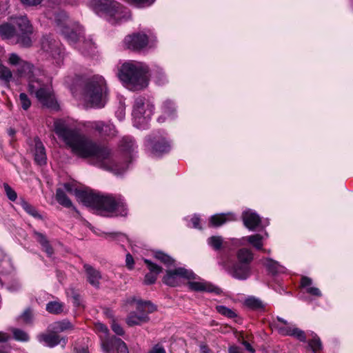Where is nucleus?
<instances>
[{
  "label": "nucleus",
  "instance_id": "1",
  "mask_svg": "<svg viewBox=\"0 0 353 353\" xmlns=\"http://www.w3.org/2000/svg\"><path fill=\"white\" fill-rule=\"evenodd\" d=\"M54 131L71 148L74 154L88 159L90 163L114 174H120L127 169V164L119 163L110 148L97 144L80 134L67 121H54Z\"/></svg>",
  "mask_w": 353,
  "mask_h": 353
},
{
  "label": "nucleus",
  "instance_id": "2",
  "mask_svg": "<svg viewBox=\"0 0 353 353\" xmlns=\"http://www.w3.org/2000/svg\"><path fill=\"white\" fill-rule=\"evenodd\" d=\"M64 188L68 192L74 194L80 202L95 209L102 216H125L127 214L126 205L123 199L119 195H102L81 190L74 188L70 183H65Z\"/></svg>",
  "mask_w": 353,
  "mask_h": 353
},
{
  "label": "nucleus",
  "instance_id": "3",
  "mask_svg": "<svg viewBox=\"0 0 353 353\" xmlns=\"http://www.w3.org/2000/svg\"><path fill=\"white\" fill-rule=\"evenodd\" d=\"M148 68L141 62L128 61L122 64L118 77L131 90H141L148 85Z\"/></svg>",
  "mask_w": 353,
  "mask_h": 353
},
{
  "label": "nucleus",
  "instance_id": "4",
  "mask_svg": "<svg viewBox=\"0 0 353 353\" xmlns=\"http://www.w3.org/2000/svg\"><path fill=\"white\" fill-rule=\"evenodd\" d=\"M108 91L105 79L101 76H94L89 79L83 90L84 100L93 107H103Z\"/></svg>",
  "mask_w": 353,
  "mask_h": 353
},
{
  "label": "nucleus",
  "instance_id": "5",
  "mask_svg": "<svg viewBox=\"0 0 353 353\" xmlns=\"http://www.w3.org/2000/svg\"><path fill=\"white\" fill-rule=\"evenodd\" d=\"M90 5L97 14L109 16L112 23L130 17L128 10L114 0H90Z\"/></svg>",
  "mask_w": 353,
  "mask_h": 353
},
{
  "label": "nucleus",
  "instance_id": "6",
  "mask_svg": "<svg viewBox=\"0 0 353 353\" xmlns=\"http://www.w3.org/2000/svg\"><path fill=\"white\" fill-rule=\"evenodd\" d=\"M7 62L11 66L17 68V75L19 77L26 79L28 81V85L32 81H37L40 77H44V73L41 69L34 68L29 62L23 60L16 53L9 54Z\"/></svg>",
  "mask_w": 353,
  "mask_h": 353
},
{
  "label": "nucleus",
  "instance_id": "7",
  "mask_svg": "<svg viewBox=\"0 0 353 353\" xmlns=\"http://www.w3.org/2000/svg\"><path fill=\"white\" fill-rule=\"evenodd\" d=\"M46 75L40 77L37 81H32L28 85V91L34 94L38 101L44 106L50 108L57 109V102L54 98L52 87L45 83Z\"/></svg>",
  "mask_w": 353,
  "mask_h": 353
},
{
  "label": "nucleus",
  "instance_id": "8",
  "mask_svg": "<svg viewBox=\"0 0 353 353\" xmlns=\"http://www.w3.org/2000/svg\"><path fill=\"white\" fill-rule=\"evenodd\" d=\"M153 105L143 97H137L133 105L132 116L137 128H144L153 114Z\"/></svg>",
  "mask_w": 353,
  "mask_h": 353
},
{
  "label": "nucleus",
  "instance_id": "9",
  "mask_svg": "<svg viewBox=\"0 0 353 353\" xmlns=\"http://www.w3.org/2000/svg\"><path fill=\"white\" fill-rule=\"evenodd\" d=\"M137 313L130 312L126 318L129 326L140 325L148 321V314L155 310V307L149 301H139L137 306Z\"/></svg>",
  "mask_w": 353,
  "mask_h": 353
},
{
  "label": "nucleus",
  "instance_id": "10",
  "mask_svg": "<svg viewBox=\"0 0 353 353\" xmlns=\"http://www.w3.org/2000/svg\"><path fill=\"white\" fill-rule=\"evenodd\" d=\"M17 29V42L22 46L28 47L31 45L30 35L32 28L27 17H17L12 19Z\"/></svg>",
  "mask_w": 353,
  "mask_h": 353
},
{
  "label": "nucleus",
  "instance_id": "11",
  "mask_svg": "<svg viewBox=\"0 0 353 353\" xmlns=\"http://www.w3.org/2000/svg\"><path fill=\"white\" fill-rule=\"evenodd\" d=\"M182 279L187 280L196 279V275L190 270L178 268L174 270H168L163 279V282L171 287H175L181 283Z\"/></svg>",
  "mask_w": 353,
  "mask_h": 353
},
{
  "label": "nucleus",
  "instance_id": "12",
  "mask_svg": "<svg viewBox=\"0 0 353 353\" xmlns=\"http://www.w3.org/2000/svg\"><path fill=\"white\" fill-rule=\"evenodd\" d=\"M101 346L104 353H129L126 343L115 336L101 337Z\"/></svg>",
  "mask_w": 353,
  "mask_h": 353
},
{
  "label": "nucleus",
  "instance_id": "13",
  "mask_svg": "<svg viewBox=\"0 0 353 353\" xmlns=\"http://www.w3.org/2000/svg\"><path fill=\"white\" fill-rule=\"evenodd\" d=\"M124 46L132 50H140L148 44V37L143 33H134L125 37Z\"/></svg>",
  "mask_w": 353,
  "mask_h": 353
},
{
  "label": "nucleus",
  "instance_id": "14",
  "mask_svg": "<svg viewBox=\"0 0 353 353\" xmlns=\"http://www.w3.org/2000/svg\"><path fill=\"white\" fill-rule=\"evenodd\" d=\"M188 288L196 292H215L219 294L221 290L210 283L205 281H195L194 280H188Z\"/></svg>",
  "mask_w": 353,
  "mask_h": 353
},
{
  "label": "nucleus",
  "instance_id": "15",
  "mask_svg": "<svg viewBox=\"0 0 353 353\" xmlns=\"http://www.w3.org/2000/svg\"><path fill=\"white\" fill-rule=\"evenodd\" d=\"M228 271L233 277L241 280L246 279L250 274V265L239 262Z\"/></svg>",
  "mask_w": 353,
  "mask_h": 353
},
{
  "label": "nucleus",
  "instance_id": "16",
  "mask_svg": "<svg viewBox=\"0 0 353 353\" xmlns=\"http://www.w3.org/2000/svg\"><path fill=\"white\" fill-rule=\"evenodd\" d=\"M243 221L245 226L251 230H254L261 223L259 216L250 210L243 213Z\"/></svg>",
  "mask_w": 353,
  "mask_h": 353
},
{
  "label": "nucleus",
  "instance_id": "17",
  "mask_svg": "<svg viewBox=\"0 0 353 353\" xmlns=\"http://www.w3.org/2000/svg\"><path fill=\"white\" fill-rule=\"evenodd\" d=\"M144 262L150 271V273L145 275L144 283L146 285L153 284L157 281V274H159L162 271V268L157 264L153 263L148 259H145Z\"/></svg>",
  "mask_w": 353,
  "mask_h": 353
},
{
  "label": "nucleus",
  "instance_id": "18",
  "mask_svg": "<svg viewBox=\"0 0 353 353\" xmlns=\"http://www.w3.org/2000/svg\"><path fill=\"white\" fill-rule=\"evenodd\" d=\"M83 268L89 283L96 288H99L100 280L101 279L100 272L88 264H85Z\"/></svg>",
  "mask_w": 353,
  "mask_h": 353
},
{
  "label": "nucleus",
  "instance_id": "19",
  "mask_svg": "<svg viewBox=\"0 0 353 353\" xmlns=\"http://www.w3.org/2000/svg\"><path fill=\"white\" fill-rule=\"evenodd\" d=\"M279 332L282 335L291 336L303 342L306 341L305 332L294 326L280 327H279Z\"/></svg>",
  "mask_w": 353,
  "mask_h": 353
},
{
  "label": "nucleus",
  "instance_id": "20",
  "mask_svg": "<svg viewBox=\"0 0 353 353\" xmlns=\"http://www.w3.org/2000/svg\"><path fill=\"white\" fill-rule=\"evenodd\" d=\"M92 127L104 136L113 137L117 132L112 123H105L103 121H94L92 123Z\"/></svg>",
  "mask_w": 353,
  "mask_h": 353
},
{
  "label": "nucleus",
  "instance_id": "21",
  "mask_svg": "<svg viewBox=\"0 0 353 353\" xmlns=\"http://www.w3.org/2000/svg\"><path fill=\"white\" fill-rule=\"evenodd\" d=\"M234 220L232 214H217L212 216L210 219V226L219 227L227 221Z\"/></svg>",
  "mask_w": 353,
  "mask_h": 353
},
{
  "label": "nucleus",
  "instance_id": "22",
  "mask_svg": "<svg viewBox=\"0 0 353 353\" xmlns=\"http://www.w3.org/2000/svg\"><path fill=\"white\" fill-rule=\"evenodd\" d=\"M40 342H44L46 345L49 347H54L61 343V340L63 341V343H65V339L60 338V336L54 333L43 334L39 336Z\"/></svg>",
  "mask_w": 353,
  "mask_h": 353
},
{
  "label": "nucleus",
  "instance_id": "23",
  "mask_svg": "<svg viewBox=\"0 0 353 353\" xmlns=\"http://www.w3.org/2000/svg\"><path fill=\"white\" fill-rule=\"evenodd\" d=\"M152 152L156 155H160L168 152L170 150V143L164 139L161 138L158 141L151 143Z\"/></svg>",
  "mask_w": 353,
  "mask_h": 353
},
{
  "label": "nucleus",
  "instance_id": "24",
  "mask_svg": "<svg viewBox=\"0 0 353 353\" xmlns=\"http://www.w3.org/2000/svg\"><path fill=\"white\" fill-rule=\"evenodd\" d=\"M62 33L65 37L71 43H76L81 40L83 37V30L78 28L76 30L70 29L68 27H64L62 30Z\"/></svg>",
  "mask_w": 353,
  "mask_h": 353
},
{
  "label": "nucleus",
  "instance_id": "25",
  "mask_svg": "<svg viewBox=\"0 0 353 353\" xmlns=\"http://www.w3.org/2000/svg\"><path fill=\"white\" fill-rule=\"evenodd\" d=\"M34 160L39 164H45L46 162V154L43 143L39 140H35Z\"/></svg>",
  "mask_w": 353,
  "mask_h": 353
},
{
  "label": "nucleus",
  "instance_id": "26",
  "mask_svg": "<svg viewBox=\"0 0 353 353\" xmlns=\"http://www.w3.org/2000/svg\"><path fill=\"white\" fill-rule=\"evenodd\" d=\"M0 35L4 38H17V29L14 24L12 22L10 23H5L0 26Z\"/></svg>",
  "mask_w": 353,
  "mask_h": 353
},
{
  "label": "nucleus",
  "instance_id": "27",
  "mask_svg": "<svg viewBox=\"0 0 353 353\" xmlns=\"http://www.w3.org/2000/svg\"><path fill=\"white\" fill-rule=\"evenodd\" d=\"M236 256L239 263L248 264L249 265L253 259L252 252H251V250L247 248H241L239 250H238L236 253Z\"/></svg>",
  "mask_w": 353,
  "mask_h": 353
},
{
  "label": "nucleus",
  "instance_id": "28",
  "mask_svg": "<svg viewBox=\"0 0 353 353\" xmlns=\"http://www.w3.org/2000/svg\"><path fill=\"white\" fill-rule=\"evenodd\" d=\"M263 236L261 234H256L248 236H245L242 239V241H248L250 245L257 250L263 249Z\"/></svg>",
  "mask_w": 353,
  "mask_h": 353
},
{
  "label": "nucleus",
  "instance_id": "29",
  "mask_svg": "<svg viewBox=\"0 0 353 353\" xmlns=\"http://www.w3.org/2000/svg\"><path fill=\"white\" fill-rule=\"evenodd\" d=\"M42 48L50 53L52 54V56L56 54H60V50L58 48V43L55 41H50L48 39H43L41 43Z\"/></svg>",
  "mask_w": 353,
  "mask_h": 353
},
{
  "label": "nucleus",
  "instance_id": "30",
  "mask_svg": "<svg viewBox=\"0 0 353 353\" xmlns=\"http://www.w3.org/2000/svg\"><path fill=\"white\" fill-rule=\"evenodd\" d=\"M56 199L60 205L65 208H70L72 205L71 201L61 189H57L56 192Z\"/></svg>",
  "mask_w": 353,
  "mask_h": 353
},
{
  "label": "nucleus",
  "instance_id": "31",
  "mask_svg": "<svg viewBox=\"0 0 353 353\" xmlns=\"http://www.w3.org/2000/svg\"><path fill=\"white\" fill-rule=\"evenodd\" d=\"M63 304L61 302L54 301H50L46 305V310L51 314H59L63 310Z\"/></svg>",
  "mask_w": 353,
  "mask_h": 353
},
{
  "label": "nucleus",
  "instance_id": "32",
  "mask_svg": "<svg viewBox=\"0 0 353 353\" xmlns=\"http://www.w3.org/2000/svg\"><path fill=\"white\" fill-rule=\"evenodd\" d=\"M154 256L167 266L172 265L174 262V260L171 256L161 251L154 252Z\"/></svg>",
  "mask_w": 353,
  "mask_h": 353
},
{
  "label": "nucleus",
  "instance_id": "33",
  "mask_svg": "<svg viewBox=\"0 0 353 353\" xmlns=\"http://www.w3.org/2000/svg\"><path fill=\"white\" fill-rule=\"evenodd\" d=\"M263 263L272 274L281 271L282 267L276 261L271 259H265Z\"/></svg>",
  "mask_w": 353,
  "mask_h": 353
},
{
  "label": "nucleus",
  "instance_id": "34",
  "mask_svg": "<svg viewBox=\"0 0 353 353\" xmlns=\"http://www.w3.org/2000/svg\"><path fill=\"white\" fill-rule=\"evenodd\" d=\"M12 79V72L7 66L0 63V79L9 83Z\"/></svg>",
  "mask_w": 353,
  "mask_h": 353
},
{
  "label": "nucleus",
  "instance_id": "35",
  "mask_svg": "<svg viewBox=\"0 0 353 353\" xmlns=\"http://www.w3.org/2000/svg\"><path fill=\"white\" fill-rule=\"evenodd\" d=\"M245 304L253 309V310H261L264 307L263 303L259 299L255 297H249L245 301Z\"/></svg>",
  "mask_w": 353,
  "mask_h": 353
},
{
  "label": "nucleus",
  "instance_id": "36",
  "mask_svg": "<svg viewBox=\"0 0 353 353\" xmlns=\"http://www.w3.org/2000/svg\"><path fill=\"white\" fill-rule=\"evenodd\" d=\"M12 332L13 334V337L16 341L21 342H27L29 341L30 338L28 333L18 328H12Z\"/></svg>",
  "mask_w": 353,
  "mask_h": 353
},
{
  "label": "nucleus",
  "instance_id": "37",
  "mask_svg": "<svg viewBox=\"0 0 353 353\" xmlns=\"http://www.w3.org/2000/svg\"><path fill=\"white\" fill-rule=\"evenodd\" d=\"M20 203L23 209L30 215L35 218H41V216L37 212V210L29 203H28L25 200H21Z\"/></svg>",
  "mask_w": 353,
  "mask_h": 353
},
{
  "label": "nucleus",
  "instance_id": "38",
  "mask_svg": "<svg viewBox=\"0 0 353 353\" xmlns=\"http://www.w3.org/2000/svg\"><path fill=\"white\" fill-rule=\"evenodd\" d=\"M223 239L220 236H212L208 239V243L214 250H220L222 247Z\"/></svg>",
  "mask_w": 353,
  "mask_h": 353
},
{
  "label": "nucleus",
  "instance_id": "39",
  "mask_svg": "<svg viewBox=\"0 0 353 353\" xmlns=\"http://www.w3.org/2000/svg\"><path fill=\"white\" fill-rule=\"evenodd\" d=\"M121 147L122 150L127 152L133 151L135 148L134 140L130 137H124L121 141Z\"/></svg>",
  "mask_w": 353,
  "mask_h": 353
},
{
  "label": "nucleus",
  "instance_id": "40",
  "mask_svg": "<svg viewBox=\"0 0 353 353\" xmlns=\"http://www.w3.org/2000/svg\"><path fill=\"white\" fill-rule=\"evenodd\" d=\"M216 310L219 313L229 318H234V316H236V314L234 311L223 305L217 306Z\"/></svg>",
  "mask_w": 353,
  "mask_h": 353
},
{
  "label": "nucleus",
  "instance_id": "41",
  "mask_svg": "<svg viewBox=\"0 0 353 353\" xmlns=\"http://www.w3.org/2000/svg\"><path fill=\"white\" fill-rule=\"evenodd\" d=\"M3 188L8 198L12 201H15L17 198L16 192L7 183L3 184Z\"/></svg>",
  "mask_w": 353,
  "mask_h": 353
},
{
  "label": "nucleus",
  "instance_id": "42",
  "mask_svg": "<svg viewBox=\"0 0 353 353\" xmlns=\"http://www.w3.org/2000/svg\"><path fill=\"white\" fill-rule=\"evenodd\" d=\"M83 52L89 54L94 49V43L92 40L84 41L82 46L80 47Z\"/></svg>",
  "mask_w": 353,
  "mask_h": 353
},
{
  "label": "nucleus",
  "instance_id": "43",
  "mask_svg": "<svg viewBox=\"0 0 353 353\" xmlns=\"http://www.w3.org/2000/svg\"><path fill=\"white\" fill-rule=\"evenodd\" d=\"M309 345L314 352L320 350L321 349L320 339L317 336H314L311 341H310Z\"/></svg>",
  "mask_w": 353,
  "mask_h": 353
},
{
  "label": "nucleus",
  "instance_id": "44",
  "mask_svg": "<svg viewBox=\"0 0 353 353\" xmlns=\"http://www.w3.org/2000/svg\"><path fill=\"white\" fill-rule=\"evenodd\" d=\"M19 101L23 109L28 110L30 108L31 102L26 94L21 93L19 95Z\"/></svg>",
  "mask_w": 353,
  "mask_h": 353
},
{
  "label": "nucleus",
  "instance_id": "45",
  "mask_svg": "<svg viewBox=\"0 0 353 353\" xmlns=\"http://www.w3.org/2000/svg\"><path fill=\"white\" fill-rule=\"evenodd\" d=\"M111 328L113 330V332L117 335L123 336L124 334L123 329L114 320H112V321Z\"/></svg>",
  "mask_w": 353,
  "mask_h": 353
},
{
  "label": "nucleus",
  "instance_id": "46",
  "mask_svg": "<svg viewBox=\"0 0 353 353\" xmlns=\"http://www.w3.org/2000/svg\"><path fill=\"white\" fill-rule=\"evenodd\" d=\"M21 319L23 321V322L26 323H29L32 322V312L30 309L26 310L23 313L21 316Z\"/></svg>",
  "mask_w": 353,
  "mask_h": 353
},
{
  "label": "nucleus",
  "instance_id": "47",
  "mask_svg": "<svg viewBox=\"0 0 353 353\" xmlns=\"http://www.w3.org/2000/svg\"><path fill=\"white\" fill-rule=\"evenodd\" d=\"M34 235H35L36 239L37 240V241H39L40 243V244L42 245V247L46 245L49 243L48 241V240L46 239V236L43 234H42L41 233L35 232Z\"/></svg>",
  "mask_w": 353,
  "mask_h": 353
},
{
  "label": "nucleus",
  "instance_id": "48",
  "mask_svg": "<svg viewBox=\"0 0 353 353\" xmlns=\"http://www.w3.org/2000/svg\"><path fill=\"white\" fill-rule=\"evenodd\" d=\"M163 109L165 113L168 114H171L174 111L173 103L171 101H166L163 104Z\"/></svg>",
  "mask_w": 353,
  "mask_h": 353
},
{
  "label": "nucleus",
  "instance_id": "49",
  "mask_svg": "<svg viewBox=\"0 0 353 353\" xmlns=\"http://www.w3.org/2000/svg\"><path fill=\"white\" fill-rule=\"evenodd\" d=\"M70 327H71L70 323L66 321L58 322L56 326V328L57 330H59L60 331L65 330L67 329H69Z\"/></svg>",
  "mask_w": 353,
  "mask_h": 353
},
{
  "label": "nucleus",
  "instance_id": "50",
  "mask_svg": "<svg viewBox=\"0 0 353 353\" xmlns=\"http://www.w3.org/2000/svg\"><path fill=\"white\" fill-rule=\"evenodd\" d=\"M96 328L97 330L104 333L105 334V336H108V332H109V330H108V328L106 325H105L103 323H96Z\"/></svg>",
  "mask_w": 353,
  "mask_h": 353
},
{
  "label": "nucleus",
  "instance_id": "51",
  "mask_svg": "<svg viewBox=\"0 0 353 353\" xmlns=\"http://www.w3.org/2000/svg\"><path fill=\"white\" fill-rule=\"evenodd\" d=\"M307 292L316 296H321V292L320 290L315 287H309L306 290Z\"/></svg>",
  "mask_w": 353,
  "mask_h": 353
},
{
  "label": "nucleus",
  "instance_id": "52",
  "mask_svg": "<svg viewBox=\"0 0 353 353\" xmlns=\"http://www.w3.org/2000/svg\"><path fill=\"white\" fill-rule=\"evenodd\" d=\"M148 353H166V352L163 346L156 345Z\"/></svg>",
  "mask_w": 353,
  "mask_h": 353
},
{
  "label": "nucleus",
  "instance_id": "53",
  "mask_svg": "<svg viewBox=\"0 0 353 353\" xmlns=\"http://www.w3.org/2000/svg\"><path fill=\"white\" fill-rule=\"evenodd\" d=\"M43 0H21L24 5L29 6H34L40 4Z\"/></svg>",
  "mask_w": 353,
  "mask_h": 353
},
{
  "label": "nucleus",
  "instance_id": "54",
  "mask_svg": "<svg viewBox=\"0 0 353 353\" xmlns=\"http://www.w3.org/2000/svg\"><path fill=\"white\" fill-rule=\"evenodd\" d=\"M312 279L307 276H303L301 279V284L303 288H307V287L309 288L310 285L312 284Z\"/></svg>",
  "mask_w": 353,
  "mask_h": 353
},
{
  "label": "nucleus",
  "instance_id": "55",
  "mask_svg": "<svg viewBox=\"0 0 353 353\" xmlns=\"http://www.w3.org/2000/svg\"><path fill=\"white\" fill-rule=\"evenodd\" d=\"M125 262L127 267L130 269H132L134 264V260L132 256L130 254H128L126 255Z\"/></svg>",
  "mask_w": 353,
  "mask_h": 353
},
{
  "label": "nucleus",
  "instance_id": "56",
  "mask_svg": "<svg viewBox=\"0 0 353 353\" xmlns=\"http://www.w3.org/2000/svg\"><path fill=\"white\" fill-rule=\"evenodd\" d=\"M228 353H243L239 347L231 345L228 347Z\"/></svg>",
  "mask_w": 353,
  "mask_h": 353
},
{
  "label": "nucleus",
  "instance_id": "57",
  "mask_svg": "<svg viewBox=\"0 0 353 353\" xmlns=\"http://www.w3.org/2000/svg\"><path fill=\"white\" fill-rule=\"evenodd\" d=\"M191 222L192 223V227L193 228H199V229L201 228V226H200V219H199V217L194 216L193 218H192Z\"/></svg>",
  "mask_w": 353,
  "mask_h": 353
},
{
  "label": "nucleus",
  "instance_id": "58",
  "mask_svg": "<svg viewBox=\"0 0 353 353\" xmlns=\"http://www.w3.org/2000/svg\"><path fill=\"white\" fill-rule=\"evenodd\" d=\"M242 344L244 345L245 348L250 353H254L255 350L252 347V345L246 341H243Z\"/></svg>",
  "mask_w": 353,
  "mask_h": 353
},
{
  "label": "nucleus",
  "instance_id": "59",
  "mask_svg": "<svg viewBox=\"0 0 353 353\" xmlns=\"http://www.w3.org/2000/svg\"><path fill=\"white\" fill-rule=\"evenodd\" d=\"M43 249L50 256L53 254V249L52 248L49 243L46 245L43 246Z\"/></svg>",
  "mask_w": 353,
  "mask_h": 353
},
{
  "label": "nucleus",
  "instance_id": "60",
  "mask_svg": "<svg viewBox=\"0 0 353 353\" xmlns=\"http://www.w3.org/2000/svg\"><path fill=\"white\" fill-rule=\"evenodd\" d=\"M10 336L8 334L3 332H0V343L6 342L8 341Z\"/></svg>",
  "mask_w": 353,
  "mask_h": 353
},
{
  "label": "nucleus",
  "instance_id": "61",
  "mask_svg": "<svg viewBox=\"0 0 353 353\" xmlns=\"http://www.w3.org/2000/svg\"><path fill=\"white\" fill-rule=\"evenodd\" d=\"M8 134L10 136V137H14V135L15 134L16 132L15 130L13 129V128H10L8 131Z\"/></svg>",
  "mask_w": 353,
  "mask_h": 353
},
{
  "label": "nucleus",
  "instance_id": "62",
  "mask_svg": "<svg viewBox=\"0 0 353 353\" xmlns=\"http://www.w3.org/2000/svg\"><path fill=\"white\" fill-rule=\"evenodd\" d=\"M277 319H278V321L283 323V324L287 325V321H285L283 319H282L281 317H277Z\"/></svg>",
  "mask_w": 353,
  "mask_h": 353
},
{
  "label": "nucleus",
  "instance_id": "63",
  "mask_svg": "<svg viewBox=\"0 0 353 353\" xmlns=\"http://www.w3.org/2000/svg\"><path fill=\"white\" fill-rule=\"evenodd\" d=\"M78 298H79V296H74V299L75 300V303L77 304V305H79V303H77Z\"/></svg>",
  "mask_w": 353,
  "mask_h": 353
},
{
  "label": "nucleus",
  "instance_id": "64",
  "mask_svg": "<svg viewBox=\"0 0 353 353\" xmlns=\"http://www.w3.org/2000/svg\"><path fill=\"white\" fill-rule=\"evenodd\" d=\"M203 353H208V350L207 348H205V347H203Z\"/></svg>",
  "mask_w": 353,
  "mask_h": 353
}]
</instances>
